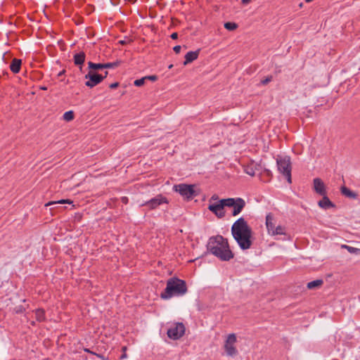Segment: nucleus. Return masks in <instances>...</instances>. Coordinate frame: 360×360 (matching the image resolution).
<instances>
[{"instance_id": "obj_1", "label": "nucleus", "mask_w": 360, "mask_h": 360, "mask_svg": "<svg viewBox=\"0 0 360 360\" xmlns=\"http://www.w3.org/2000/svg\"><path fill=\"white\" fill-rule=\"evenodd\" d=\"M252 230L243 217L237 219L231 226V234L239 247L248 250L252 245Z\"/></svg>"}, {"instance_id": "obj_2", "label": "nucleus", "mask_w": 360, "mask_h": 360, "mask_svg": "<svg viewBox=\"0 0 360 360\" xmlns=\"http://www.w3.org/2000/svg\"><path fill=\"white\" fill-rule=\"evenodd\" d=\"M207 250L221 261H229L234 257L228 240L222 236L211 237L207 243Z\"/></svg>"}, {"instance_id": "obj_3", "label": "nucleus", "mask_w": 360, "mask_h": 360, "mask_svg": "<svg viewBox=\"0 0 360 360\" xmlns=\"http://www.w3.org/2000/svg\"><path fill=\"white\" fill-rule=\"evenodd\" d=\"M187 292L186 283L184 281L177 278H169L167 282L165 290L161 293L162 299H169L173 296H181Z\"/></svg>"}, {"instance_id": "obj_4", "label": "nucleus", "mask_w": 360, "mask_h": 360, "mask_svg": "<svg viewBox=\"0 0 360 360\" xmlns=\"http://www.w3.org/2000/svg\"><path fill=\"white\" fill-rule=\"evenodd\" d=\"M236 342L237 337L236 334L231 333L226 336L224 344V349L228 356L234 357L238 354Z\"/></svg>"}, {"instance_id": "obj_5", "label": "nucleus", "mask_w": 360, "mask_h": 360, "mask_svg": "<svg viewBox=\"0 0 360 360\" xmlns=\"http://www.w3.org/2000/svg\"><path fill=\"white\" fill-rule=\"evenodd\" d=\"M278 169L283 174L288 183H291V163L289 157H284L277 160Z\"/></svg>"}, {"instance_id": "obj_6", "label": "nucleus", "mask_w": 360, "mask_h": 360, "mask_svg": "<svg viewBox=\"0 0 360 360\" xmlns=\"http://www.w3.org/2000/svg\"><path fill=\"white\" fill-rule=\"evenodd\" d=\"M108 74V71H105V75H103L102 74H98L90 70L88 74L85 75V79H88L85 82V85L88 87L93 88L100 84L107 77Z\"/></svg>"}, {"instance_id": "obj_7", "label": "nucleus", "mask_w": 360, "mask_h": 360, "mask_svg": "<svg viewBox=\"0 0 360 360\" xmlns=\"http://www.w3.org/2000/svg\"><path fill=\"white\" fill-rule=\"evenodd\" d=\"M174 190L188 200L192 199L195 195L193 185L180 184L174 186Z\"/></svg>"}, {"instance_id": "obj_8", "label": "nucleus", "mask_w": 360, "mask_h": 360, "mask_svg": "<svg viewBox=\"0 0 360 360\" xmlns=\"http://www.w3.org/2000/svg\"><path fill=\"white\" fill-rule=\"evenodd\" d=\"M229 205H227L229 207H233L232 215L236 217L238 215L245 207V201L241 198H226Z\"/></svg>"}, {"instance_id": "obj_9", "label": "nucleus", "mask_w": 360, "mask_h": 360, "mask_svg": "<svg viewBox=\"0 0 360 360\" xmlns=\"http://www.w3.org/2000/svg\"><path fill=\"white\" fill-rule=\"evenodd\" d=\"M227 199H221L216 203L210 204L208 206L209 210L213 212L217 217L222 218L225 216L224 207L229 205Z\"/></svg>"}, {"instance_id": "obj_10", "label": "nucleus", "mask_w": 360, "mask_h": 360, "mask_svg": "<svg viewBox=\"0 0 360 360\" xmlns=\"http://www.w3.org/2000/svg\"><path fill=\"white\" fill-rule=\"evenodd\" d=\"M185 333V326L181 323H176L173 324L167 330V335L172 340H178L181 338Z\"/></svg>"}, {"instance_id": "obj_11", "label": "nucleus", "mask_w": 360, "mask_h": 360, "mask_svg": "<svg viewBox=\"0 0 360 360\" xmlns=\"http://www.w3.org/2000/svg\"><path fill=\"white\" fill-rule=\"evenodd\" d=\"M163 203H168L167 198L162 195H158L150 200L141 204V206L148 207L149 210H155Z\"/></svg>"}, {"instance_id": "obj_12", "label": "nucleus", "mask_w": 360, "mask_h": 360, "mask_svg": "<svg viewBox=\"0 0 360 360\" xmlns=\"http://www.w3.org/2000/svg\"><path fill=\"white\" fill-rule=\"evenodd\" d=\"M314 189L320 195H326V188L323 181L319 178H315L313 181Z\"/></svg>"}, {"instance_id": "obj_13", "label": "nucleus", "mask_w": 360, "mask_h": 360, "mask_svg": "<svg viewBox=\"0 0 360 360\" xmlns=\"http://www.w3.org/2000/svg\"><path fill=\"white\" fill-rule=\"evenodd\" d=\"M276 219L273 214L269 213L266 216V226L268 234L276 227Z\"/></svg>"}, {"instance_id": "obj_14", "label": "nucleus", "mask_w": 360, "mask_h": 360, "mask_svg": "<svg viewBox=\"0 0 360 360\" xmlns=\"http://www.w3.org/2000/svg\"><path fill=\"white\" fill-rule=\"evenodd\" d=\"M200 50L195 51H189L185 56V60L184 65H187L196 60L199 56Z\"/></svg>"}, {"instance_id": "obj_15", "label": "nucleus", "mask_w": 360, "mask_h": 360, "mask_svg": "<svg viewBox=\"0 0 360 360\" xmlns=\"http://www.w3.org/2000/svg\"><path fill=\"white\" fill-rule=\"evenodd\" d=\"M323 198L319 201L318 205L320 207L327 210L335 207V205L330 200L326 195H322Z\"/></svg>"}, {"instance_id": "obj_16", "label": "nucleus", "mask_w": 360, "mask_h": 360, "mask_svg": "<svg viewBox=\"0 0 360 360\" xmlns=\"http://www.w3.org/2000/svg\"><path fill=\"white\" fill-rule=\"evenodd\" d=\"M287 234L286 233V227L281 225H277L276 227L272 231L269 233V235L271 236H285Z\"/></svg>"}, {"instance_id": "obj_17", "label": "nucleus", "mask_w": 360, "mask_h": 360, "mask_svg": "<svg viewBox=\"0 0 360 360\" xmlns=\"http://www.w3.org/2000/svg\"><path fill=\"white\" fill-rule=\"evenodd\" d=\"M22 60L18 58H13L10 65V69L13 73H18L20 70Z\"/></svg>"}, {"instance_id": "obj_18", "label": "nucleus", "mask_w": 360, "mask_h": 360, "mask_svg": "<svg viewBox=\"0 0 360 360\" xmlns=\"http://www.w3.org/2000/svg\"><path fill=\"white\" fill-rule=\"evenodd\" d=\"M257 167L258 165L252 162L245 167V172L248 175L253 176L256 174Z\"/></svg>"}, {"instance_id": "obj_19", "label": "nucleus", "mask_w": 360, "mask_h": 360, "mask_svg": "<svg viewBox=\"0 0 360 360\" xmlns=\"http://www.w3.org/2000/svg\"><path fill=\"white\" fill-rule=\"evenodd\" d=\"M85 58H86V55L83 51L77 53L75 54V56H74V58H73L74 63L76 65H82L85 60Z\"/></svg>"}, {"instance_id": "obj_20", "label": "nucleus", "mask_w": 360, "mask_h": 360, "mask_svg": "<svg viewBox=\"0 0 360 360\" xmlns=\"http://www.w3.org/2000/svg\"><path fill=\"white\" fill-rule=\"evenodd\" d=\"M341 193L345 196L352 198V199H356L357 198V194L346 186H342L341 187Z\"/></svg>"}, {"instance_id": "obj_21", "label": "nucleus", "mask_w": 360, "mask_h": 360, "mask_svg": "<svg viewBox=\"0 0 360 360\" xmlns=\"http://www.w3.org/2000/svg\"><path fill=\"white\" fill-rule=\"evenodd\" d=\"M323 285V281L321 279L309 282L307 285L308 289H315L320 288Z\"/></svg>"}, {"instance_id": "obj_22", "label": "nucleus", "mask_w": 360, "mask_h": 360, "mask_svg": "<svg viewBox=\"0 0 360 360\" xmlns=\"http://www.w3.org/2000/svg\"><path fill=\"white\" fill-rule=\"evenodd\" d=\"M37 321L41 322L45 320V311L42 309H38L34 311Z\"/></svg>"}, {"instance_id": "obj_23", "label": "nucleus", "mask_w": 360, "mask_h": 360, "mask_svg": "<svg viewBox=\"0 0 360 360\" xmlns=\"http://www.w3.org/2000/svg\"><path fill=\"white\" fill-rule=\"evenodd\" d=\"M65 203L72 204V201H71L69 199L60 200H58V201H50L48 203H46L45 205V206L48 207V206H50V205H55V204H65Z\"/></svg>"}, {"instance_id": "obj_24", "label": "nucleus", "mask_w": 360, "mask_h": 360, "mask_svg": "<svg viewBox=\"0 0 360 360\" xmlns=\"http://www.w3.org/2000/svg\"><path fill=\"white\" fill-rule=\"evenodd\" d=\"M63 120L67 122L72 121L75 117L74 112L72 110L67 111L63 114Z\"/></svg>"}, {"instance_id": "obj_25", "label": "nucleus", "mask_w": 360, "mask_h": 360, "mask_svg": "<svg viewBox=\"0 0 360 360\" xmlns=\"http://www.w3.org/2000/svg\"><path fill=\"white\" fill-rule=\"evenodd\" d=\"M89 68L91 70H101L104 69L103 63H94L93 62L88 63Z\"/></svg>"}, {"instance_id": "obj_26", "label": "nucleus", "mask_w": 360, "mask_h": 360, "mask_svg": "<svg viewBox=\"0 0 360 360\" xmlns=\"http://www.w3.org/2000/svg\"><path fill=\"white\" fill-rule=\"evenodd\" d=\"M224 27L229 31H233L237 29L238 25L235 22H227L224 23Z\"/></svg>"}, {"instance_id": "obj_27", "label": "nucleus", "mask_w": 360, "mask_h": 360, "mask_svg": "<svg viewBox=\"0 0 360 360\" xmlns=\"http://www.w3.org/2000/svg\"><path fill=\"white\" fill-rule=\"evenodd\" d=\"M120 64V61H115L113 63H103V67H104V69L115 68L118 67Z\"/></svg>"}, {"instance_id": "obj_28", "label": "nucleus", "mask_w": 360, "mask_h": 360, "mask_svg": "<svg viewBox=\"0 0 360 360\" xmlns=\"http://www.w3.org/2000/svg\"><path fill=\"white\" fill-rule=\"evenodd\" d=\"M342 248H346L349 251V252L352 253V254H356L359 252H360V249L353 248L351 246H348L346 245H342Z\"/></svg>"}, {"instance_id": "obj_29", "label": "nucleus", "mask_w": 360, "mask_h": 360, "mask_svg": "<svg viewBox=\"0 0 360 360\" xmlns=\"http://www.w3.org/2000/svg\"><path fill=\"white\" fill-rule=\"evenodd\" d=\"M145 81H146V78L144 77H142L141 79H136L134 81V85L136 86H143L144 84Z\"/></svg>"}, {"instance_id": "obj_30", "label": "nucleus", "mask_w": 360, "mask_h": 360, "mask_svg": "<svg viewBox=\"0 0 360 360\" xmlns=\"http://www.w3.org/2000/svg\"><path fill=\"white\" fill-rule=\"evenodd\" d=\"M272 79H273V77L272 76H268V77H266V78L263 79L261 81V84H263V85H266L268 83L271 82Z\"/></svg>"}, {"instance_id": "obj_31", "label": "nucleus", "mask_w": 360, "mask_h": 360, "mask_svg": "<svg viewBox=\"0 0 360 360\" xmlns=\"http://www.w3.org/2000/svg\"><path fill=\"white\" fill-rule=\"evenodd\" d=\"M145 78H146V80H150L153 82H155L158 79V77L156 75H149V76L145 77Z\"/></svg>"}, {"instance_id": "obj_32", "label": "nucleus", "mask_w": 360, "mask_h": 360, "mask_svg": "<svg viewBox=\"0 0 360 360\" xmlns=\"http://www.w3.org/2000/svg\"><path fill=\"white\" fill-rule=\"evenodd\" d=\"M181 49V46H179V45L175 46L173 48V50H174V51L176 53H180Z\"/></svg>"}, {"instance_id": "obj_33", "label": "nucleus", "mask_w": 360, "mask_h": 360, "mask_svg": "<svg viewBox=\"0 0 360 360\" xmlns=\"http://www.w3.org/2000/svg\"><path fill=\"white\" fill-rule=\"evenodd\" d=\"M171 38L172 39H176L178 38V33L177 32H174L171 34Z\"/></svg>"}, {"instance_id": "obj_34", "label": "nucleus", "mask_w": 360, "mask_h": 360, "mask_svg": "<svg viewBox=\"0 0 360 360\" xmlns=\"http://www.w3.org/2000/svg\"><path fill=\"white\" fill-rule=\"evenodd\" d=\"M119 85V84L117 82H115V83H112L110 85V89H115L116 87H117Z\"/></svg>"}, {"instance_id": "obj_35", "label": "nucleus", "mask_w": 360, "mask_h": 360, "mask_svg": "<svg viewBox=\"0 0 360 360\" xmlns=\"http://www.w3.org/2000/svg\"><path fill=\"white\" fill-rule=\"evenodd\" d=\"M241 1H242V4L246 5V4H248L251 1V0H241Z\"/></svg>"}, {"instance_id": "obj_36", "label": "nucleus", "mask_w": 360, "mask_h": 360, "mask_svg": "<svg viewBox=\"0 0 360 360\" xmlns=\"http://www.w3.org/2000/svg\"><path fill=\"white\" fill-rule=\"evenodd\" d=\"M127 358V354L126 352H123V354H122L120 359H125Z\"/></svg>"}, {"instance_id": "obj_37", "label": "nucleus", "mask_w": 360, "mask_h": 360, "mask_svg": "<svg viewBox=\"0 0 360 360\" xmlns=\"http://www.w3.org/2000/svg\"><path fill=\"white\" fill-rule=\"evenodd\" d=\"M217 199H218V196L216 195H212L211 198V200H217Z\"/></svg>"}, {"instance_id": "obj_38", "label": "nucleus", "mask_w": 360, "mask_h": 360, "mask_svg": "<svg viewBox=\"0 0 360 360\" xmlns=\"http://www.w3.org/2000/svg\"><path fill=\"white\" fill-rule=\"evenodd\" d=\"M64 72H65V70H63V71L60 72L58 73V77L62 76V75L64 74Z\"/></svg>"}, {"instance_id": "obj_39", "label": "nucleus", "mask_w": 360, "mask_h": 360, "mask_svg": "<svg viewBox=\"0 0 360 360\" xmlns=\"http://www.w3.org/2000/svg\"><path fill=\"white\" fill-rule=\"evenodd\" d=\"M122 350L123 351V352H126L127 347H125V346H124V347H123L122 348Z\"/></svg>"}, {"instance_id": "obj_40", "label": "nucleus", "mask_w": 360, "mask_h": 360, "mask_svg": "<svg viewBox=\"0 0 360 360\" xmlns=\"http://www.w3.org/2000/svg\"><path fill=\"white\" fill-rule=\"evenodd\" d=\"M312 1H313V0H305V1H306L307 3H309V2Z\"/></svg>"}, {"instance_id": "obj_41", "label": "nucleus", "mask_w": 360, "mask_h": 360, "mask_svg": "<svg viewBox=\"0 0 360 360\" xmlns=\"http://www.w3.org/2000/svg\"><path fill=\"white\" fill-rule=\"evenodd\" d=\"M41 89H44V90H46V87H42Z\"/></svg>"}]
</instances>
